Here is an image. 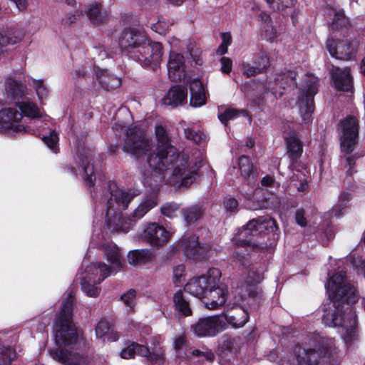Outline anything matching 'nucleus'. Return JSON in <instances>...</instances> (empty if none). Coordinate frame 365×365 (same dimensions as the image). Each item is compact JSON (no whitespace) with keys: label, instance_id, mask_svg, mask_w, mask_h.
Listing matches in <instances>:
<instances>
[{"label":"nucleus","instance_id":"1","mask_svg":"<svg viewBox=\"0 0 365 365\" xmlns=\"http://www.w3.org/2000/svg\"><path fill=\"white\" fill-rule=\"evenodd\" d=\"M345 272L332 275L329 281L327 292L334 304V309H325L322 322L329 327H342L346 329L344 340L351 343L357 336V316L352 305L357 297L353 285L345 283Z\"/></svg>","mask_w":365,"mask_h":365},{"label":"nucleus","instance_id":"2","mask_svg":"<svg viewBox=\"0 0 365 365\" xmlns=\"http://www.w3.org/2000/svg\"><path fill=\"white\" fill-rule=\"evenodd\" d=\"M277 221L268 216L250 220L233 239L234 257L240 264L246 265L253 252H272L279 239Z\"/></svg>","mask_w":365,"mask_h":365},{"label":"nucleus","instance_id":"3","mask_svg":"<svg viewBox=\"0 0 365 365\" xmlns=\"http://www.w3.org/2000/svg\"><path fill=\"white\" fill-rule=\"evenodd\" d=\"M73 297L70 294L61 304L54 323L56 347L49 349L53 359L62 365H89L91 358L88 355L73 353L70 349L78 338L73 322Z\"/></svg>","mask_w":365,"mask_h":365},{"label":"nucleus","instance_id":"4","mask_svg":"<svg viewBox=\"0 0 365 365\" xmlns=\"http://www.w3.org/2000/svg\"><path fill=\"white\" fill-rule=\"evenodd\" d=\"M157 146L155 150L147 158L149 167L155 172H164L173 168V175L181 179V185H190L198 176L196 163L189 167V157L170 144L165 129L161 125L155 127Z\"/></svg>","mask_w":365,"mask_h":365},{"label":"nucleus","instance_id":"5","mask_svg":"<svg viewBox=\"0 0 365 365\" xmlns=\"http://www.w3.org/2000/svg\"><path fill=\"white\" fill-rule=\"evenodd\" d=\"M134 191H125L118 189L110 192V197L107 202V209L105 222L107 227L113 232H128L132 222L143 217L149 210L158 205V199L156 194H153L143 201L134 210L132 218L130 219L129 225L125 226L122 222L123 210H125L130 202L137 195Z\"/></svg>","mask_w":365,"mask_h":365},{"label":"nucleus","instance_id":"6","mask_svg":"<svg viewBox=\"0 0 365 365\" xmlns=\"http://www.w3.org/2000/svg\"><path fill=\"white\" fill-rule=\"evenodd\" d=\"M118 44L123 51L134 52L135 59L145 67L155 70L160 64L163 45L151 41L145 35L134 28H125L119 36Z\"/></svg>","mask_w":365,"mask_h":365},{"label":"nucleus","instance_id":"7","mask_svg":"<svg viewBox=\"0 0 365 365\" xmlns=\"http://www.w3.org/2000/svg\"><path fill=\"white\" fill-rule=\"evenodd\" d=\"M152 148L151 141L140 126L135 125L127 128L123 145V152L140 159L152 153Z\"/></svg>","mask_w":365,"mask_h":365},{"label":"nucleus","instance_id":"8","mask_svg":"<svg viewBox=\"0 0 365 365\" xmlns=\"http://www.w3.org/2000/svg\"><path fill=\"white\" fill-rule=\"evenodd\" d=\"M221 277L218 268L212 267L206 274L191 279L184 287V290L194 297L202 299L209 287L216 286Z\"/></svg>","mask_w":365,"mask_h":365},{"label":"nucleus","instance_id":"9","mask_svg":"<svg viewBox=\"0 0 365 365\" xmlns=\"http://www.w3.org/2000/svg\"><path fill=\"white\" fill-rule=\"evenodd\" d=\"M359 41L354 40H341L329 38L326 42V47L330 55L339 60L349 61L355 58Z\"/></svg>","mask_w":365,"mask_h":365},{"label":"nucleus","instance_id":"10","mask_svg":"<svg viewBox=\"0 0 365 365\" xmlns=\"http://www.w3.org/2000/svg\"><path fill=\"white\" fill-rule=\"evenodd\" d=\"M342 135L340 138V149L345 154L353 153L358 143L359 120L353 115H348L340 121Z\"/></svg>","mask_w":365,"mask_h":365},{"label":"nucleus","instance_id":"11","mask_svg":"<svg viewBox=\"0 0 365 365\" xmlns=\"http://www.w3.org/2000/svg\"><path fill=\"white\" fill-rule=\"evenodd\" d=\"M222 314L200 318L192 325L194 334L199 337H212L227 329Z\"/></svg>","mask_w":365,"mask_h":365},{"label":"nucleus","instance_id":"12","mask_svg":"<svg viewBox=\"0 0 365 365\" xmlns=\"http://www.w3.org/2000/svg\"><path fill=\"white\" fill-rule=\"evenodd\" d=\"M90 269H93L96 272V274L100 272V275L98 278L96 279L86 274L83 277L81 282V289L87 296L96 297L99 295L101 292V289L97 284H101L106 278L109 277L113 269L104 262L92 263Z\"/></svg>","mask_w":365,"mask_h":365},{"label":"nucleus","instance_id":"13","mask_svg":"<svg viewBox=\"0 0 365 365\" xmlns=\"http://www.w3.org/2000/svg\"><path fill=\"white\" fill-rule=\"evenodd\" d=\"M178 246L189 259L201 261L207 256V247L199 242V237L195 234L183 235Z\"/></svg>","mask_w":365,"mask_h":365},{"label":"nucleus","instance_id":"14","mask_svg":"<svg viewBox=\"0 0 365 365\" xmlns=\"http://www.w3.org/2000/svg\"><path fill=\"white\" fill-rule=\"evenodd\" d=\"M23 118V112L16 108H5L0 110V130L15 136L23 132V125L19 121Z\"/></svg>","mask_w":365,"mask_h":365},{"label":"nucleus","instance_id":"15","mask_svg":"<svg viewBox=\"0 0 365 365\" xmlns=\"http://www.w3.org/2000/svg\"><path fill=\"white\" fill-rule=\"evenodd\" d=\"M318 92V87L316 83H311L307 89L301 93L298 98V106L299 113L305 123L312 120V115L315 109L314 96Z\"/></svg>","mask_w":365,"mask_h":365},{"label":"nucleus","instance_id":"16","mask_svg":"<svg viewBox=\"0 0 365 365\" xmlns=\"http://www.w3.org/2000/svg\"><path fill=\"white\" fill-rule=\"evenodd\" d=\"M170 237V232L156 222L149 223L142 234L143 240L153 247L165 245L168 242Z\"/></svg>","mask_w":365,"mask_h":365},{"label":"nucleus","instance_id":"17","mask_svg":"<svg viewBox=\"0 0 365 365\" xmlns=\"http://www.w3.org/2000/svg\"><path fill=\"white\" fill-rule=\"evenodd\" d=\"M223 319L226 324L233 329L243 327L250 320V313L243 307L238 304L227 305L223 312Z\"/></svg>","mask_w":365,"mask_h":365},{"label":"nucleus","instance_id":"18","mask_svg":"<svg viewBox=\"0 0 365 365\" xmlns=\"http://www.w3.org/2000/svg\"><path fill=\"white\" fill-rule=\"evenodd\" d=\"M227 296V287L218 282L214 287L208 288L202 300L207 309H217L225 304Z\"/></svg>","mask_w":365,"mask_h":365},{"label":"nucleus","instance_id":"19","mask_svg":"<svg viewBox=\"0 0 365 365\" xmlns=\"http://www.w3.org/2000/svg\"><path fill=\"white\" fill-rule=\"evenodd\" d=\"M190 91V106L192 108H199L207 103V99L209 93L205 89L202 81L195 78L189 82Z\"/></svg>","mask_w":365,"mask_h":365},{"label":"nucleus","instance_id":"20","mask_svg":"<svg viewBox=\"0 0 365 365\" xmlns=\"http://www.w3.org/2000/svg\"><path fill=\"white\" fill-rule=\"evenodd\" d=\"M162 102L173 108L184 106L187 102V88L182 85L172 86Z\"/></svg>","mask_w":365,"mask_h":365},{"label":"nucleus","instance_id":"21","mask_svg":"<svg viewBox=\"0 0 365 365\" xmlns=\"http://www.w3.org/2000/svg\"><path fill=\"white\" fill-rule=\"evenodd\" d=\"M5 95L8 101L16 105L23 112V83L11 77L6 79Z\"/></svg>","mask_w":365,"mask_h":365},{"label":"nucleus","instance_id":"22","mask_svg":"<svg viewBox=\"0 0 365 365\" xmlns=\"http://www.w3.org/2000/svg\"><path fill=\"white\" fill-rule=\"evenodd\" d=\"M238 167L244 181L248 185H254L258 177V170L251 158L245 155H240L238 158Z\"/></svg>","mask_w":365,"mask_h":365},{"label":"nucleus","instance_id":"23","mask_svg":"<svg viewBox=\"0 0 365 365\" xmlns=\"http://www.w3.org/2000/svg\"><path fill=\"white\" fill-rule=\"evenodd\" d=\"M77 158L79 166L83 171V178L86 185L89 189L94 187L96 181V175L94 174V166L91 165V155L86 150H78Z\"/></svg>","mask_w":365,"mask_h":365},{"label":"nucleus","instance_id":"24","mask_svg":"<svg viewBox=\"0 0 365 365\" xmlns=\"http://www.w3.org/2000/svg\"><path fill=\"white\" fill-rule=\"evenodd\" d=\"M331 78L337 91L349 92L353 88V78L350 68H337L336 71L331 73Z\"/></svg>","mask_w":365,"mask_h":365},{"label":"nucleus","instance_id":"25","mask_svg":"<svg viewBox=\"0 0 365 365\" xmlns=\"http://www.w3.org/2000/svg\"><path fill=\"white\" fill-rule=\"evenodd\" d=\"M184 56L178 53L170 51L168 62V73L169 78L172 81H177L181 79V74L184 71Z\"/></svg>","mask_w":365,"mask_h":365},{"label":"nucleus","instance_id":"26","mask_svg":"<svg viewBox=\"0 0 365 365\" xmlns=\"http://www.w3.org/2000/svg\"><path fill=\"white\" fill-rule=\"evenodd\" d=\"M96 79L101 88L107 91H113L121 86V79L110 74L106 69L96 71Z\"/></svg>","mask_w":365,"mask_h":365},{"label":"nucleus","instance_id":"27","mask_svg":"<svg viewBox=\"0 0 365 365\" xmlns=\"http://www.w3.org/2000/svg\"><path fill=\"white\" fill-rule=\"evenodd\" d=\"M294 353L298 365H319L320 356L315 349L297 346Z\"/></svg>","mask_w":365,"mask_h":365},{"label":"nucleus","instance_id":"28","mask_svg":"<svg viewBox=\"0 0 365 365\" xmlns=\"http://www.w3.org/2000/svg\"><path fill=\"white\" fill-rule=\"evenodd\" d=\"M287 154L292 163L297 162L303 152L302 143L295 135H290L286 138Z\"/></svg>","mask_w":365,"mask_h":365},{"label":"nucleus","instance_id":"29","mask_svg":"<svg viewBox=\"0 0 365 365\" xmlns=\"http://www.w3.org/2000/svg\"><path fill=\"white\" fill-rule=\"evenodd\" d=\"M154 258L152 251L147 249L135 250L128 254V260L130 264L142 265L151 262Z\"/></svg>","mask_w":365,"mask_h":365},{"label":"nucleus","instance_id":"30","mask_svg":"<svg viewBox=\"0 0 365 365\" xmlns=\"http://www.w3.org/2000/svg\"><path fill=\"white\" fill-rule=\"evenodd\" d=\"M86 14L94 25L104 24L108 16V11L98 3L91 4L86 11Z\"/></svg>","mask_w":365,"mask_h":365},{"label":"nucleus","instance_id":"31","mask_svg":"<svg viewBox=\"0 0 365 365\" xmlns=\"http://www.w3.org/2000/svg\"><path fill=\"white\" fill-rule=\"evenodd\" d=\"M173 303L175 311L184 317H189L192 314L190 302L186 299L181 289L178 290L173 295Z\"/></svg>","mask_w":365,"mask_h":365},{"label":"nucleus","instance_id":"32","mask_svg":"<svg viewBox=\"0 0 365 365\" xmlns=\"http://www.w3.org/2000/svg\"><path fill=\"white\" fill-rule=\"evenodd\" d=\"M205 208L202 205H192L182 208L181 214L187 225L195 223L204 215Z\"/></svg>","mask_w":365,"mask_h":365},{"label":"nucleus","instance_id":"33","mask_svg":"<svg viewBox=\"0 0 365 365\" xmlns=\"http://www.w3.org/2000/svg\"><path fill=\"white\" fill-rule=\"evenodd\" d=\"M148 353L147 346L137 342L129 341L127 346L121 350L120 355L123 359H130L134 358L136 354L143 356Z\"/></svg>","mask_w":365,"mask_h":365},{"label":"nucleus","instance_id":"34","mask_svg":"<svg viewBox=\"0 0 365 365\" xmlns=\"http://www.w3.org/2000/svg\"><path fill=\"white\" fill-rule=\"evenodd\" d=\"M297 73L294 71H288L286 73H281L275 78V83L282 89L288 88L294 89L297 87L296 81Z\"/></svg>","mask_w":365,"mask_h":365},{"label":"nucleus","instance_id":"35","mask_svg":"<svg viewBox=\"0 0 365 365\" xmlns=\"http://www.w3.org/2000/svg\"><path fill=\"white\" fill-rule=\"evenodd\" d=\"M148 353L146 355H143L153 364L161 363L164 360V350L160 346V343L155 341L153 347L147 346Z\"/></svg>","mask_w":365,"mask_h":365},{"label":"nucleus","instance_id":"36","mask_svg":"<svg viewBox=\"0 0 365 365\" xmlns=\"http://www.w3.org/2000/svg\"><path fill=\"white\" fill-rule=\"evenodd\" d=\"M41 140L53 153H59V136L55 130H51L48 135H43Z\"/></svg>","mask_w":365,"mask_h":365},{"label":"nucleus","instance_id":"37","mask_svg":"<svg viewBox=\"0 0 365 365\" xmlns=\"http://www.w3.org/2000/svg\"><path fill=\"white\" fill-rule=\"evenodd\" d=\"M24 117L36 120L41 118L43 115L40 108L35 103L24 98Z\"/></svg>","mask_w":365,"mask_h":365},{"label":"nucleus","instance_id":"38","mask_svg":"<svg viewBox=\"0 0 365 365\" xmlns=\"http://www.w3.org/2000/svg\"><path fill=\"white\" fill-rule=\"evenodd\" d=\"M350 26L349 20L346 18L344 14L341 11H336L330 25V29L334 31L339 29H348Z\"/></svg>","mask_w":365,"mask_h":365},{"label":"nucleus","instance_id":"39","mask_svg":"<svg viewBox=\"0 0 365 365\" xmlns=\"http://www.w3.org/2000/svg\"><path fill=\"white\" fill-rule=\"evenodd\" d=\"M16 352L10 346L0 345V365H11Z\"/></svg>","mask_w":365,"mask_h":365},{"label":"nucleus","instance_id":"40","mask_svg":"<svg viewBox=\"0 0 365 365\" xmlns=\"http://www.w3.org/2000/svg\"><path fill=\"white\" fill-rule=\"evenodd\" d=\"M185 136L187 140H192L197 144L207 140V135L200 130H195L193 128H187L185 129Z\"/></svg>","mask_w":365,"mask_h":365},{"label":"nucleus","instance_id":"41","mask_svg":"<svg viewBox=\"0 0 365 365\" xmlns=\"http://www.w3.org/2000/svg\"><path fill=\"white\" fill-rule=\"evenodd\" d=\"M295 0H266L270 9L273 11H284L286 9L294 5Z\"/></svg>","mask_w":365,"mask_h":365},{"label":"nucleus","instance_id":"42","mask_svg":"<svg viewBox=\"0 0 365 365\" xmlns=\"http://www.w3.org/2000/svg\"><path fill=\"white\" fill-rule=\"evenodd\" d=\"M112 329L110 323L105 318H101L96 325L95 331L97 338H103Z\"/></svg>","mask_w":365,"mask_h":365},{"label":"nucleus","instance_id":"43","mask_svg":"<svg viewBox=\"0 0 365 365\" xmlns=\"http://www.w3.org/2000/svg\"><path fill=\"white\" fill-rule=\"evenodd\" d=\"M345 156V167L347 168L346 175L348 176H352L354 173H356V170H355L356 160L360 158V155L358 153H351L350 154H346Z\"/></svg>","mask_w":365,"mask_h":365},{"label":"nucleus","instance_id":"44","mask_svg":"<svg viewBox=\"0 0 365 365\" xmlns=\"http://www.w3.org/2000/svg\"><path fill=\"white\" fill-rule=\"evenodd\" d=\"M178 210V204L173 202H166L163 205H162L160 208L162 215L169 218H173L174 217H176V212Z\"/></svg>","mask_w":365,"mask_h":365},{"label":"nucleus","instance_id":"45","mask_svg":"<svg viewBox=\"0 0 365 365\" xmlns=\"http://www.w3.org/2000/svg\"><path fill=\"white\" fill-rule=\"evenodd\" d=\"M254 65L256 66L262 73L266 72L270 66L269 58L264 53H260L255 58Z\"/></svg>","mask_w":365,"mask_h":365},{"label":"nucleus","instance_id":"46","mask_svg":"<svg viewBox=\"0 0 365 365\" xmlns=\"http://www.w3.org/2000/svg\"><path fill=\"white\" fill-rule=\"evenodd\" d=\"M106 258L108 262L113 264V265L116 267L121 266V257L117 249H106Z\"/></svg>","mask_w":365,"mask_h":365},{"label":"nucleus","instance_id":"47","mask_svg":"<svg viewBox=\"0 0 365 365\" xmlns=\"http://www.w3.org/2000/svg\"><path fill=\"white\" fill-rule=\"evenodd\" d=\"M32 82V86L36 91L38 98L39 99H42L44 97H46L48 93V91L44 85L43 81L33 79Z\"/></svg>","mask_w":365,"mask_h":365},{"label":"nucleus","instance_id":"48","mask_svg":"<svg viewBox=\"0 0 365 365\" xmlns=\"http://www.w3.org/2000/svg\"><path fill=\"white\" fill-rule=\"evenodd\" d=\"M136 291L130 289L127 292L121 295L120 299L126 305V307L133 309L135 305Z\"/></svg>","mask_w":365,"mask_h":365},{"label":"nucleus","instance_id":"49","mask_svg":"<svg viewBox=\"0 0 365 365\" xmlns=\"http://www.w3.org/2000/svg\"><path fill=\"white\" fill-rule=\"evenodd\" d=\"M238 115V111L234 108H227L223 113L218 115L219 120L225 125L232 119H235Z\"/></svg>","mask_w":365,"mask_h":365},{"label":"nucleus","instance_id":"50","mask_svg":"<svg viewBox=\"0 0 365 365\" xmlns=\"http://www.w3.org/2000/svg\"><path fill=\"white\" fill-rule=\"evenodd\" d=\"M223 205L226 211L230 212H236L239 205L238 201L234 197H225Z\"/></svg>","mask_w":365,"mask_h":365},{"label":"nucleus","instance_id":"51","mask_svg":"<svg viewBox=\"0 0 365 365\" xmlns=\"http://www.w3.org/2000/svg\"><path fill=\"white\" fill-rule=\"evenodd\" d=\"M79 16L80 14L77 11H75L74 13H68L61 19V24L64 26H71L77 21Z\"/></svg>","mask_w":365,"mask_h":365},{"label":"nucleus","instance_id":"52","mask_svg":"<svg viewBox=\"0 0 365 365\" xmlns=\"http://www.w3.org/2000/svg\"><path fill=\"white\" fill-rule=\"evenodd\" d=\"M243 74L247 78L255 76L257 74L262 73L258 68L253 65L251 66L250 63L243 64L242 66Z\"/></svg>","mask_w":365,"mask_h":365},{"label":"nucleus","instance_id":"53","mask_svg":"<svg viewBox=\"0 0 365 365\" xmlns=\"http://www.w3.org/2000/svg\"><path fill=\"white\" fill-rule=\"evenodd\" d=\"M192 355L197 357L203 356L209 362H213L215 359V354L212 350L202 351L199 349H194L192 351Z\"/></svg>","mask_w":365,"mask_h":365},{"label":"nucleus","instance_id":"54","mask_svg":"<svg viewBox=\"0 0 365 365\" xmlns=\"http://www.w3.org/2000/svg\"><path fill=\"white\" fill-rule=\"evenodd\" d=\"M22 38V36H16L15 39L13 40L12 38L0 34V48L2 49V47L6 46L8 44H14L18 41H21Z\"/></svg>","mask_w":365,"mask_h":365},{"label":"nucleus","instance_id":"55","mask_svg":"<svg viewBox=\"0 0 365 365\" xmlns=\"http://www.w3.org/2000/svg\"><path fill=\"white\" fill-rule=\"evenodd\" d=\"M221 63V71L223 73L229 74L232 68V61L230 58L227 57H222L220 58Z\"/></svg>","mask_w":365,"mask_h":365},{"label":"nucleus","instance_id":"56","mask_svg":"<svg viewBox=\"0 0 365 365\" xmlns=\"http://www.w3.org/2000/svg\"><path fill=\"white\" fill-rule=\"evenodd\" d=\"M295 220L297 225L305 227L307 221L305 217V211L303 209H298L295 212Z\"/></svg>","mask_w":365,"mask_h":365},{"label":"nucleus","instance_id":"57","mask_svg":"<svg viewBox=\"0 0 365 365\" xmlns=\"http://www.w3.org/2000/svg\"><path fill=\"white\" fill-rule=\"evenodd\" d=\"M275 182L274 176L267 175L261 180V185L263 187H273Z\"/></svg>","mask_w":365,"mask_h":365},{"label":"nucleus","instance_id":"58","mask_svg":"<svg viewBox=\"0 0 365 365\" xmlns=\"http://www.w3.org/2000/svg\"><path fill=\"white\" fill-rule=\"evenodd\" d=\"M259 20L263 22L267 26H272V21L267 13L262 11L259 14Z\"/></svg>","mask_w":365,"mask_h":365},{"label":"nucleus","instance_id":"59","mask_svg":"<svg viewBox=\"0 0 365 365\" xmlns=\"http://www.w3.org/2000/svg\"><path fill=\"white\" fill-rule=\"evenodd\" d=\"M185 338L183 336H179L175 339L174 347L176 350H180L185 344Z\"/></svg>","mask_w":365,"mask_h":365},{"label":"nucleus","instance_id":"60","mask_svg":"<svg viewBox=\"0 0 365 365\" xmlns=\"http://www.w3.org/2000/svg\"><path fill=\"white\" fill-rule=\"evenodd\" d=\"M185 266L183 264H179L173 269V275L176 279H180L185 272Z\"/></svg>","mask_w":365,"mask_h":365},{"label":"nucleus","instance_id":"61","mask_svg":"<svg viewBox=\"0 0 365 365\" xmlns=\"http://www.w3.org/2000/svg\"><path fill=\"white\" fill-rule=\"evenodd\" d=\"M222 43L225 46H230L232 43V36L231 34L228 32L222 33Z\"/></svg>","mask_w":365,"mask_h":365},{"label":"nucleus","instance_id":"62","mask_svg":"<svg viewBox=\"0 0 365 365\" xmlns=\"http://www.w3.org/2000/svg\"><path fill=\"white\" fill-rule=\"evenodd\" d=\"M61 169L63 170V172H67V173H71V175H73L74 176H77V170L72 165H63L61 166Z\"/></svg>","mask_w":365,"mask_h":365},{"label":"nucleus","instance_id":"63","mask_svg":"<svg viewBox=\"0 0 365 365\" xmlns=\"http://www.w3.org/2000/svg\"><path fill=\"white\" fill-rule=\"evenodd\" d=\"M249 296L253 299L257 301V303L259 304L262 301V296L261 294L258 293L256 290H251L249 292Z\"/></svg>","mask_w":365,"mask_h":365},{"label":"nucleus","instance_id":"64","mask_svg":"<svg viewBox=\"0 0 365 365\" xmlns=\"http://www.w3.org/2000/svg\"><path fill=\"white\" fill-rule=\"evenodd\" d=\"M227 47H228L227 46H225L224 44L220 43V45L219 46V47L217 49V53L220 56H222V55L227 53Z\"/></svg>","mask_w":365,"mask_h":365}]
</instances>
